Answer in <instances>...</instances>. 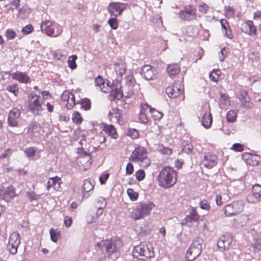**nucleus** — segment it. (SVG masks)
<instances>
[{
	"mask_svg": "<svg viewBox=\"0 0 261 261\" xmlns=\"http://www.w3.org/2000/svg\"><path fill=\"white\" fill-rule=\"evenodd\" d=\"M177 180V173L172 168L165 167L158 176L159 185L163 188L173 186Z\"/></svg>",
	"mask_w": 261,
	"mask_h": 261,
	"instance_id": "obj_1",
	"label": "nucleus"
},
{
	"mask_svg": "<svg viewBox=\"0 0 261 261\" xmlns=\"http://www.w3.org/2000/svg\"><path fill=\"white\" fill-rule=\"evenodd\" d=\"M152 245L149 242H142L134 248L132 255L139 260H145L154 256Z\"/></svg>",
	"mask_w": 261,
	"mask_h": 261,
	"instance_id": "obj_2",
	"label": "nucleus"
},
{
	"mask_svg": "<svg viewBox=\"0 0 261 261\" xmlns=\"http://www.w3.org/2000/svg\"><path fill=\"white\" fill-rule=\"evenodd\" d=\"M154 207L155 204L153 202H141L133 210L131 217L134 220L143 219L149 216Z\"/></svg>",
	"mask_w": 261,
	"mask_h": 261,
	"instance_id": "obj_3",
	"label": "nucleus"
},
{
	"mask_svg": "<svg viewBox=\"0 0 261 261\" xmlns=\"http://www.w3.org/2000/svg\"><path fill=\"white\" fill-rule=\"evenodd\" d=\"M42 32L48 36L57 37L59 36L63 31V28L58 23L50 20H45L40 24Z\"/></svg>",
	"mask_w": 261,
	"mask_h": 261,
	"instance_id": "obj_4",
	"label": "nucleus"
},
{
	"mask_svg": "<svg viewBox=\"0 0 261 261\" xmlns=\"http://www.w3.org/2000/svg\"><path fill=\"white\" fill-rule=\"evenodd\" d=\"M130 159L132 162H138L141 166L146 167L150 164V160L147 158V152L143 147L136 148L132 152Z\"/></svg>",
	"mask_w": 261,
	"mask_h": 261,
	"instance_id": "obj_5",
	"label": "nucleus"
},
{
	"mask_svg": "<svg viewBox=\"0 0 261 261\" xmlns=\"http://www.w3.org/2000/svg\"><path fill=\"white\" fill-rule=\"evenodd\" d=\"M122 246V242L119 239H112L111 240L102 241L97 244V247L101 248L102 251L111 254L116 251Z\"/></svg>",
	"mask_w": 261,
	"mask_h": 261,
	"instance_id": "obj_6",
	"label": "nucleus"
},
{
	"mask_svg": "<svg viewBox=\"0 0 261 261\" xmlns=\"http://www.w3.org/2000/svg\"><path fill=\"white\" fill-rule=\"evenodd\" d=\"M202 243L203 240L199 237L193 240L186 253V257L189 260H193L200 254Z\"/></svg>",
	"mask_w": 261,
	"mask_h": 261,
	"instance_id": "obj_7",
	"label": "nucleus"
},
{
	"mask_svg": "<svg viewBox=\"0 0 261 261\" xmlns=\"http://www.w3.org/2000/svg\"><path fill=\"white\" fill-rule=\"evenodd\" d=\"M43 97L35 93H31L29 96V109L34 114L38 115L42 111Z\"/></svg>",
	"mask_w": 261,
	"mask_h": 261,
	"instance_id": "obj_8",
	"label": "nucleus"
},
{
	"mask_svg": "<svg viewBox=\"0 0 261 261\" xmlns=\"http://www.w3.org/2000/svg\"><path fill=\"white\" fill-rule=\"evenodd\" d=\"M127 6L128 4L126 3L112 2L108 7V11L111 16L118 17L122 14Z\"/></svg>",
	"mask_w": 261,
	"mask_h": 261,
	"instance_id": "obj_9",
	"label": "nucleus"
},
{
	"mask_svg": "<svg viewBox=\"0 0 261 261\" xmlns=\"http://www.w3.org/2000/svg\"><path fill=\"white\" fill-rule=\"evenodd\" d=\"M179 17L184 20L190 21L196 18V9L192 5L185 7L184 9L179 12Z\"/></svg>",
	"mask_w": 261,
	"mask_h": 261,
	"instance_id": "obj_10",
	"label": "nucleus"
},
{
	"mask_svg": "<svg viewBox=\"0 0 261 261\" xmlns=\"http://www.w3.org/2000/svg\"><path fill=\"white\" fill-rule=\"evenodd\" d=\"M15 196L16 193L13 186H10L7 188L3 187L0 188V199L9 202Z\"/></svg>",
	"mask_w": 261,
	"mask_h": 261,
	"instance_id": "obj_11",
	"label": "nucleus"
},
{
	"mask_svg": "<svg viewBox=\"0 0 261 261\" xmlns=\"http://www.w3.org/2000/svg\"><path fill=\"white\" fill-rule=\"evenodd\" d=\"M183 91V86L179 83H174L169 86L166 92L170 98H175L180 95Z\"/></svg>",
	"mask_w": 261,
	"mask_h": 261,
	"instance_id": "obj_12",
	"label": "nucleus"
},
{
	"mask_svg": "<svg viewBox=\"0 0 261 261\" xmlns=\"http://www.w3.org/2000/svg\"><path fill=\"white\" fill-rule=\"evenodd\" d=\"M242 208L243 206L240 202H234L226 205L224 208V211L226 216H231L241 211Z\"/></svg>",
	"mask_w": 261,
	"mask_h": 261,
	"instance_id": "obj_13",
	"label": "nucleus"
},
{
	"mask_svg": "<svg viewBox=\"0 0 261 261\" xmlns=\"http://www.w3.org/2000/svg\"><path fill=\"white\" fill-rule=\"evenodd\" d=\"M252 195L247 197V200L249 203H256L261 198V186L258 184L254 185L252 189Z\"/></svg>",
	"mask_w": 261,
	"mask_h": 261,
	"instance_id": "obj_14",
	"label": "nucleus"
},
{
	"mask_svg": "<svg viewBox=\"0 0 261 261\" xmlns=\"http://www.w3.org/2000/svg\"><path fill=\"white\" fill-rule=\"evenodd\" d=\"M111 93L110 97H112L113 100H119L121 99L123 95L122 90L121 89V86L117 82V84L115 85L113 83L111 87H110Z\"/></svg>",
	"mask_w": 261,
	"mask_h": 261,
	"instance_id": "obj_15",
	"label": "nucleus"
},
{
	"mask_svg": "<svg viewBox=\"0 0 261 261\" xmlns=\"http://www.w3.org/2000/svg\"><path fill=\"white\" fill-rule=\"evenodd\" d=\"M232 241V238L229 234L222 236L217 242L218 247L222 250H225L230 247Z\"/></svg>",
	"mask_w": 261,
	"mask_h": 261,
	"instance_id": "obj_16",
	"label": "nucleus"
},
{
	"mask_svg": "<svg viewBox=\"0 0 261 261\" xmlns=\"http://www.w3.org/2000/svg\"><path fill=\"white\" fill-rule=\"evenodd\" d=\"M95 84L101 92L107 93L110 90V87L108 82H106L103 78L99 75L95 79Z\"/></svg>",
	"mask_w": 261,
	"mask_h": 261,
	"instance_id": "obj_17",
	"label": "nucleus"
},
{
	"mask_svg": "<svg viewBox=\"0 0 261 261\" xmlns=\"http://www.w3.org/2000/svg\"><path fill=\"white\" fill-rule=\"evenodd\" d=\"M216 155L207 153L204 155L202 163L204 166L211 168L216 164Z\"/></svg>",
	"mask_w": 261,
	"mask_h": 261,
	"instance_id": "obj_18",
	"label": "nucleus"
},
{
	"mask_svg": "<svg viewBox=\"0 0 261 261\" xmlns=\"http://www.w3.org/2000/svg\"><path fill=\"white\" fill-rule=\"evenodd\" d=\"M122 111L118 108H113L109 111L108 116L111 121H116L120 123L122 117Z\"/></svg>",
	"mask_w": 261,
	"mask_h": 261,
	"instance_id": "obj_19",
	"label": "nucleus"
},
{
	"mask_svg": "<svg viewBox=\"0 0 261 261\" xmlns=\"http://www.w3.org/2000/svg\"><path fill=\"white\" fill-rule=\"evenodd\" d=\"M141 74L146 80H152L154 76L152 67L149 65H145L142 67Z\"/></svg>",
	"mask_w": 261,
	"mask_h": 261,
	"instance_id": "obj_20",
	"label": "nucleus"
},
{
	"mask_svg": "<svg viewBox=\"0 0 261 261\" xmlns=\"http://www.w3.org/2000/svg\"><path fill=\"white\" fill-rule=\"evenodd\" d=\"M12 77L22 83H28L30 82V79L28 75L24 72L16 71L12 74Z\"/></svg>",
	"mask_w": 261,
	"mask_h": 261,
	"instance_id": "obj_21",
	"label": "nucleus"
},
{
	"mask_svg": "<svg viewBox=\"0 0 261 261\" xmlns=\"http://www.w3.org/2000/svg\"><path fill=\"white\" fill-rule=\"evenodd\" d=\"M61 183V179L59 177H51L47 182V189L49 190L50 188L53 187L55 190H58L60 188Z\"/></svg>",
	"mask_w": 261,
	"mask_h": 261,
	"instance_id": "obj_22",
	"label": "nucleus"
},
{
	"mask_svg": "<svg viewBox=\"0 0 261 261\" xmlns=\"http://www.w3.org/2000/svg\"><path fill=\"white\" fill-rule=\"evenodd\" d=\"M241 29L243 32L248 35L255 34L256 30L252 21H249L243 23Z\"/></svg>",
	"mask_w": 261,
	"mask_h": 261,
	"instance_id": "obj_23",
	"label": "nucleus"
},
{
	"mask_svg": "<svg viewBox=\"0 0 261 261\" xmlns=\"http://www.w3.org/2000/svg\"><path fill=\"white\" fill-rule=\"evenodd\" d=\"M148 109H149V106L147 103L141 106V109L139 115V119L143 123H146L149 121V118L147 115V112Z\"/></svg>",
	"mask_w": 261,
	"mask_h": 261,
	"instance_id": "obj_24",
	"label": "nucleus"
},
{
	"mask_svg": "<svg viewBox=\"0 0 261 261\" xmlns=\"http://www.w3.org/2000/svg\"><path fill=\"white\" fill-rule=\"evenodd\" d=\"M180 71V67L177 64H169L167 67V72L171 77L178 74Z\"/></svg>",
	"mask_w": 261,
	"mask_h": 261,
	"instance_id": "obj_25",
	"label": "nucleus"
},
{
	"mask_svg": "<svg viewBox=\"0 0 261 261\" xmlns=\"http://www.w3.org/2000/svg\"><path fill=\"white\" fill-rule=\"evenodd\" d=\"M248 216L246 215H241L234 219L235 226L237 227H242L246 225L248 222Z\"/></svg>",
	"mask_w": 261,
	"mask_h": 261,
	"instance_id": "obj_26",
	"label": "nucleus"
},
{
	"mask_svg": "<svg viewBox=\"0 0 261 261\" xmlns=\"http://www.w3.org/2000/svg\"><path fill=\"white\" fill-rule=\"evenodd\" d=\"M103 130L112 138L116 139L117 133L115 127L112 124H103Z\"/></svg>",
	"mask_w": 261,
	"mask_h": 261,
	"instance_id": "obj_27",
	"label": "nucleus"
},
{
	"mask_svg": "<svg viewBox=\"0 0 261 261\" xmlns=\"http://www.w3.org/2000/svg\"><path fill=\"white\" fill-rule=\"evenodd\" d=\"M126 66L123 62L116 63L115 64V70L117 75L121 77L126 72Z\"/></svg>",
	"mask_w": 261,
	"mask_h": 261,
	"instance_id": "obj_28",
	"label": "nucleus"
},
{
	"mask_svg": "<svg viewBox=\"0 0 261 261\" xmlns=\"http://www.w3.org/2000/svg\"><path fill=\"white\" fill-rule=\"evenodd\" d=\"M212 116L210 113H206L202 117V124L206 128H209L212 123Z\"/></svg>",
	"mask_w": 261,
	"mask_h": 261,
	"instance_id": "obj_29",
	"label": "nucleus"
},
{
	"mask_svg": "<svg viewBox=\"0 0 261 261\" xmlns=\"http://www.w3.org/2000/svg\"><path fill=\"white\" fill-rule=\"evenodd\" d=\"M219 104L221 109H225L230 105V100L227 94L221 93Z\"/></svg>",
	"mask_w": 261,
	"mask_h": 261,
	"instance_id": "obj_30",
	"label": "nucleus"
},
{
	"mask_svg": "<svg viewBox=\"0 0 261 261\" xmlns=\"http://www.w3.org/2000/svg\"><path fill=\"white\" fill-rule=\"evenodd\" d=\"M256 155H254L249 153L245 152L243 154L242 158L245 161L246 164H249L252 166L257 165L258 164V161L256 160H254V162H251L250 160L257 158Z\"/></svg>",
	"mask_w": 261,
	"mask_h": 261,
	"instance_id": "obj_31",
	"label": "nucleus"
},
{
	"mask_svg": "<svg viewBox=\"0 0 261 261\" xmlns=\"http://www.w3.org/2000/svg\"><path fill=\"white\" fill-rule=\"evenodd\" d=\"M8 243L19 245L20 244V238L19 234L16 231L11 233L9 238Z\"/></svg>",
	"mask_w": 261,
	"mask_h": 261,
	"instance_id": "obj_32",
	"label": "nucleus"
},
{
	"mask_svg": "<svg viewBox=\"0 0 261 261\" xmlns=\"http://www.w3.org/2000/svg\"><path fill=\"white\" fill-rule=\"evenodd\" d=\"M222 28L223 29V32L225 36L229 39H232L233 37L232 34L230 33H227V30H229V24L225 19H221L220 21Z\"/></svg>",
	"mask_w": 261,
	"mask_h": 261,
	"instance_id": "obj_33",
	"label": "nucleus"
},
{
	"mask_svg": "<svg viewBox=\"0 0 261 261\" xmlns=\"http://www.w3.org/2000/svg\"><path fill=\"white\" fill-rule=\"evenodd\" d=\"M30 13V9L27 6H23L18 10L17 17L20 19H24L27 17Z\"/></svg>",
	"mask_w": 261,
	"mask_h": 261,
	"instance_id": "obj_34",
	"label": "nucleus"
},
{
	"mask_svg": "<svg viewBox=\"0 0 261 261\" xmlns=\"http://www.w3.org/2000/svg\"><path fill=\"white\" fill-rule=\"evenodd\" d=\"M40 127L35 122H31L28 128V133L33 137L36 133L39 132Z\"/></svg>",
	"mask_w": 261,
	"mask_h": 261,
	"instance_id": "obj_35",
	"label": "nucleus"
},
{
	"mask_svg": "<svg viewBox=\"0 0 261 261\" xmlns=\"http://www.w3.org/2000/svg\"><path fill=\"white\" fill-rule=\"evenodd\" d=\"M237 112L233 110L229 111L226 114V120L228 122H234L237 120Z\"/></svg>",
	"mask_w": 261,
	"mask_h": 261,
	"instance_id": "obj_36",
	"label": "nucleus"
},
{
	"mask_svg": "<svg viewBox=\"0 0 261 261\" xmlns=\"http://www.w3.org/2000/svg\"><path fill=\"white\" fill-rule=\"evenodd\" d=\"M149 112L152 117V118L154 120H160L163 116V114L157 111L155 109L151 108L149 106V109H148Z\"/></svg>",
	"mask_w": 261,
	"mask_h": 261,
	"instance_id": "obj_37",
	"label": "nucleus"
},
{
	"mask_svg": "<svg viewBox=\"0 0 261 261\" xmlns=\"http://www.w3.org/2000/svg\"><path fill=\"white\" fill-rule=\"evenodd\" d=\"M94 188V185L88 179H86L84 181V184L83 186V192L84 194L85 193H87L91 190H93Z\"/></svg>",
	"mask_w": 261,
	"mask_h": 261,
	"instance_id": "obj_38",
	"label": "nucleus"
},
{
	"mask_svg": "<svg viewBox=\"0 0 261 261\" xmlns=\"http://www.w3.org/2000/svg\"><path fill=\"white\" fill-rule=\"evenodd\" d=\"M199 216L196 211L194 209H192L190 214L186 216L185 219L187 222L192 221H196L199 219Z\"/></svg>",
	"mask_w": 261,
	"mask_h": 261,
	"instance_id": "obj_39",
	"label": "nucleus"
},
{
	"mask_svg": "<svg viewBox=\"0 0 261 261\" xmlns=\"http://www.w3.org/2000/svg\"><path fill=\"white\" fill-rule=\"evenodd\" d=\"M105 207L98 206L97 207V211L96 213V217H95L94 216L92 217L91 218L90 217L87 218V221L88 223H92L95 222L98 218V216L101 215L103 213V209Z\"/></svg>",
	"mask_w": 261,
	"mask_h": 261,
	"instance_id": "obj_40",
	"label": "nucleus"
},
{
	"mask_svg": "<svg viewBox=\"0 0 261 261\" xmlns=\"http://www.w3.org/2000/svg\"><path fill=\"white\" fill-rule=\"evenodd\" d=\"M221 71L219 69H214L212 72L210 73L209 76L211 81L215 82L219 81L220 79V74Z\"/></svg>",
	"mask_w": 261,
	"mask_h": 261,
	"instance_id": "obj_41",
	"label": "nucleus"
},
{
	"mask_svg": "<svg viewBox=\"0 0 261 261\" xmlns=\"http://www.w3.org/2000/svg\"><path fill=\"white\" fill-rule=\"evenodd\" d=\"M76 59L77 56L76 55H72L70 56L68 59V64L69 67L72 69H74L77 67V65L75 63Z\"/></svg>",
	"mask_w": 261,
	"mask_h": 261,
	"instance_id": "obj_42",
	"label": "nucleus"
},
{
	"mask_svg": "<svg viewBox=\"0 0 261 261\" xmlns=\"http://www.w3.org/2000/svg\"><path fill=\"white\" fill-rule=\"evenodd\" d=\"M135 83V80L132 75H128L126 77L125 84L128 86V89L132 91V88Z\"/></svg>",
	"mask_w": 261,
	"mask_h": 261,
	"instance_id": "obj_43",
	"label": "nucleus"
},
{
	"mask_svg": "<svg viewBox=\"0 0 261 261\" xmlns=\"http://www.w3.org/2000/svg\"><path fill=\"white\" fill-rule=\"evenodd\" d=\"M50 239H51V240L55 242V243H56L58 240V238L60 236V232L59 231H57L56 230L53 229V228H51L50 230Z\"/></svg>",
	"mask_w": 261,
	"mask_h": 261,
	"instance_id": "obj_44",
	"label": "nucleus"
},
{
	"mask_svg": "<svg viewBox=\"0 0 261 261\" xmlns=\"http://www.w3.org/2000/svg\"><path fill=\"white\" fill-rule=\"evenodd\" d=\"M116 17H117L111 18L109 19L108 21L111 29L113 30H116L118 27V20Z\"/></svg>",
	"mask_w": 261,
	"mask_h": 261,
	"instance_id": "obj_45",
	"label": "nucleus"
},
{
	"mask_svg": "<svg viewBox=\"0 0 261 261\" xmlns=\"http://www.w3.org/2000/svg\"><path fill=\"white\" fill-rule=\"evenodd\" d=\"M72 119L74 123L77 124H80L83 121V118L78 112H75L73 113Z\"/></svg>",
	"mask_w": 261,
	"mask_h": 261,
	"instance_id": "obj_46",
	"label": "nucleus"
},
{
	"mask_svg": "<svg viewBox=\"0 0 261 261\" xmlns=\"http://www.w3.org/2000/svg\"><path fill=\"white\" fill-rule=\"evenodd\" d=\"M27 197L31 202L33 200L37 201L40 197V195L36 194L34 191H28L27 193Z\"/></svg>",
	"mask_w": 261,
	"mask_h": 261,
	"instance_id": "obj_47",
	"label": "nucleus"
},
{
	"mask_svg": "<svg viewBox=\"0 0 261 261\" xmlns=\"http://www.w3.org/2000/svg\"><path fill=\"white\" fill-rule=\"evenodd\" d=\"M225 16L227 17H232L235 14L234 10L231 6H226L224 8Z\"/></svg>",
	"mask_w": 261,
	"mask_h": 261,
	"instance_id": "obj_48",
	"label": "nucleus"
},
{
	"mask_svg": "<svg viewBox=\"0 0 261 261\" xmlns=\"http://www.w3.org/2000/svg\"><path fill=\"white\" fill-rule=\"evenodd\" d=\"M36 152V149L34 147H27L24 150V153L28 158L33 156Z\"/></svg>",
	"mask_w": 261,
	"mask_h": 261,
	"instance_id": "obj_49",
	"label": "nucleus"
},
{
	"mask_svg": "<svg viewBox=\"0 0 261 261\" xmlns=\"http://www.w3.org/2000/svg\"><path fill=\"white\" fill-rule=\"evenodd\" d=\"M127 194L129 198L132 201L137 200L138 198V194L137 192H135L134 190L132 188H129L127 190Z\"/></svg>",
	"mask_w": 261,
	"mask_h": 261,
	"instance_id": "obj_50",
	"label": "nucleus"
},
{
	"mask_svg": "<svg viewBox=\"0 0 261 261\" xmlns=\"http://www.w3.org/2000/svg\"><path fill=\"white\" fill-rule=\"evenodd\" d=\"M19 246V245H17V244L8 243L7 245V249L11 254H15L17 252V249Z\"/></svg>",
	"mask_w": 261,
	"mask_h": 261,
	"instance_id": "obj_51",
	"label": "nucleus"
},
{
	"mask_svg": "<svg viewBox=\"0 0 261 261\" xmlns=\"http://www.w3.org/2000/svg\"><path fill=\"white\" fill-rule=\"evenodd\" d=\"M187 33L189 36H195L198 34V29L193 26H189L187 28Z\"/></svg>",
	"mask_w": 261,
	"mask_h": 261,
	"instance_id": "obj_52",
	"label": "nucleus"
},
{
	"mask_svg": "<svg viewBox=\"0 0 261 261\" xmlns=\"http://www.w3.org/2000/svg\"><path fill=\"white\" fill-rule=\"evenodd\" d=\"M183 150L186 153H190L192 151L193 149L192 145L188 142H183Z\"/></svg>",
	"mask_w": 261,
	"mask_h": 261,
	"instance_id": "obj_53",
	"label": "nucleus"
},
{
	"mask_svg": "<svg viewBox=\"0 0 261 261\" xmlns=\"http://www.w3.org/2000/svg\"><path fill=\"white\" fill-rule=\"evenodd\" d=\"M74 96L72 95L69 99L66 101V107L68 110L71 109L75 105Z\"/></svg>",
	"mask_w": 261,
	"mask_h": 261,
	"instance_id": "obj_54",
	"label": "nucleus"
},
{
	"mask_svg": "<svg viewBox=\"0 0 261 261\" xmlns=\"http://www.w3.org/2000/svg\"><path fill=\"white\" fill-rule=\"evenodd\" d=\"M5 36L8 40H12L15 37L16 33L13 30L9 29L6 31Z\"/></svg>",
	"mask_w": 261,
	"mask_h": 261,
	"instance_id": "obj_55",
	"label": "nucleus"
},
{
	"mask_svg": "<svg viewBox=\"0 0 261 261\" xmlns=\"http://www.w3.org/2000/svg\"><path fill=\"white\" fill-rule=\"evenodd\" d=\"M81 108L85 110H89L91 108V101L88 99H84L81 102Z\"/></svg>",
	"mask_w": 261,
	"mask_h": 261,
	"instance_id": "obj_56",
	"label": "nucleus"
},
{
	"mask_svg": "<svg viewBox=\"0 0 261 261\" xmlns=\"http://www.w3.org/2000/svg\"><path fill=\"white\" fill-rule=\"evenodd\" d=\"M249 97H246L244 96H242V98L241 99V101L242 103V105L244 107L250 108L251 107L252 103L249 101Z\"/></svg>",
	"mask_w": 261,
	"mask_h": 261,
	"instance_id": "obj_57",
	"label": "nucleus"
},
{
	"mask_svg": "<svg viewBox=\"0 0 261 261\" xmlns=\"http://www.w3.org/2000/svg\"><path fill=\"white\" fill-rule=\"evenodd\" d=\"M7 89L10 92L14 93L16 96L18 92V88L16 84H13L7 88Z\"/></svg>",
	"mask_w": 261,
	"mask_h": 261,
	"instance_id": "obj_58",
	"label": "nucleus"
},
{
	"mask_svg": "<svg viewBox=\"0 0 261 261\" xmlns=\"http://www.w3.org/2000/svg\"><path fill=\"white\" fill-rule=\"evenodd\" d=\"M145 176V172L143 170H139L136 173V177L138 181H142Z\"/></svg>",
	"mask_w": 261,
	"mask_h": 261,
	"instance_id": "obj_59",
	"label": "nucleus"
},
{
	"mask_svg": "<svg viewBox=\"0 0 261 261\" xmlns=\"http://www.w3.org/2000/svg\"><path fill=\"white\" fill-rule=\"evenodd\" d=\"M9 116L18 118L20 115V111L18 109L13 108L9 114Z\"/></svg>",
	"mask_w": 261,
	"mask_h": 261,
	"instance_id": "obj_60",
	"label": "nucleus"
},
{
	"mask_svg": "<svg viewBox=\"0 0 261 261\" xmlns=\"http://www.w3.org/2000/svg\"><path fill=\"white\" fill-rule=\"evenodd\" d=\"M33 30V27L31 24H28L22 29V33L24 35H28L31 33Z\"/></svg>",
	"mask_w": 261,
	"mask_h": 261,
	"instance_id": "obj_61",
	"label": "nucleus"
},
{
	"mask_svg": "<svg viewBox=\"0 0 261 261\" xmlns=\"http://www.w3.org/2000/svg\"><path fill=\"white\" fill-rule=\"evenodd\" d=\"M231 149L235 151L241 152L244 150V146L240 143H234L233 144Z\"/></svg>",
	"mask_w": 261,
	"mask_h": 261,
	"instance_id": "obj_62",
	"label": "nucleus"
},
{
	"mask_svg": "<svg viewBox=\"0 0 261 261\" xmlns=\"http://www.w3.org/2000/svg\"><path fill=\"white\" fill-rule=\"evenodd\" d=\"M200 207L201 209L208 211L210 208V205L205 200H202L199 203Z\"/></svg>",
	"mask_w": 261,
	"mask_h": 261,
	"instance_id": "obj_63",
	"label": "nucleus"
},
{
	"mask_svg": "<svg viewBox=\"0 0 261 261\" xmlns=\"http://www.w3.org/2000/svg\"><path fill=\"white\" fill-rule=\"evenodd\" d=\"M72 95V93L69 91H65L62 95V99L64 101L66 102Z\"/></svg>",
	"mask_w": 261,
	"mask_h": 261,
	"instance_id": "obj_64",
	"label": "nucleus"
}]
</instances>
